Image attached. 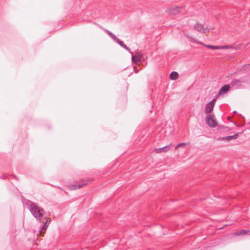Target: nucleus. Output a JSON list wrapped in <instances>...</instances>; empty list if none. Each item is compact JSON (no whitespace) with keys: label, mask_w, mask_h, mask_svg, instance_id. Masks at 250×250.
<instances>
[{"label":"nucleus","mask_w":250,"mask_h":250,"mask_svg":"<svg viewBox=\"0 0 250 250\" xmlns=\"http://www.w3.org/2000/svg\"><path fill=\"white\" fill-rule=\"evenodd\" d=\"M170 79L172 80H175L178 77V74L176 71L171 72L169 75Z\"/></svg>","instance_id":"2eb2a0df"},{"label":"nucleus","mask_w":250,"mask_h":250,"mask_svg":"<svg viewBox=\"0 0 250 250\" xmlns=\"http://www.w3.org/2000/svg\"><path fill=\"white\" fill-rule=\"evenodd\" d=\"M181 7L178 6H172L168 8L166 12L170 14L175 15L181 11Z\"/></svg>","instance_id":"0eeeda50"},{"label":"nucleus","mask_w":250,"mask_h":250,"mask_svg":"<svg viewBox=\"0 0 250 250\" xmlns=\"http://www.w3.org/2000/svg\"><path fill=\"white\" fill-rule=\"evenodd\" d=\"M239 133H235V134L231 136H226L224 137H219L217 138L218 141H229L230 140L236 139L238 138Z\"/></svg>","instance_id":"6e6552de"},{"label":"nucleus","mask_w":250,"mask_h":250,"mask_svg":"<svg viewBox=\"0 0 250 250\" xmlns=\"http://www.w3.org/2000/svg\"><path fill=\"white\" fill-rule=\"evenodd\" d=\"M219 128H220V129L225 131H228L230 129V128L229 127H228L227 126H225L223 125L220 126Z\"/></svg>","instance_id":"f3484780"},{"label":"nucleus","mask_w":250,"mask_h":250,"mask_svg":"<svg viewBox=\"0 0 250 250\" xmlns=\"http://www.w3.org/2000/svg\"><path fill=\"white\" fill-rule=\"evenodd\" d=\"M186 37L188 39V40L191 42H194L196 41L195 39L188 35H186Z\"/></svg>","instance_id":"aec40b11"},{"label":"nucleus","mask_w":250,"mask_h":250,"mask_svg":"<svg viewBox=\"0 0 250 250\" xmlns=\"http://www.w3.org/2000/svg\"><path fill=\"white\" fill-rule=\"evenodd\" d=\"M229 84H226L222 86L221 89L219 90V92L216 96V98L220 95H224L226 94L229 90L230 88Z\"/></svg>","instance_id":"423d86ee"},{"label":"nucleus","mask_w":250,"mask_h":250,"mask_svg":"<svg viewBox=\"0 0 250 250\" xmlns=\"http://www.w3.org/2000/svg\"><path fill=\"white\" fill-rule=\"evenodd\" d=\"M51 221L50 218H48L45 222L44 223V225L40 228V231L41 233H43L46 229L47 227H48L49 223Z\"/></svg>","instance_id":"ddd939ff"},{"label":"nucleus","mask_w":250,"mask_h":250,"mask_svg":"<svg viewBox=\"0 0 250 250\" xmlns=\"http://www.w3.org/2000/svg\"><path fill=\"white\" fill-rule=\"evenodd\" d=\"M105 31L114 41L116 42L117 40H118V38L113 33L106 29Z\"/></svg>","instance_id":"dca6fc26"},{"label":"nucleus","mask_w":250,"mask_h":250,"mask_svg":"<svg viewBox=\"0 0 250 250\" xmlns=\"http://www.w3.org/2000/svg\"><path fill=\"white\" fill-rule=\"evenodd\" d=\"M121 46L123 47L126 50L128 51L129 53L131 54H133V52L131 51L129 48H128L122 41H120L119 39L118 40L116 41Z\"/></svg>","instance_id":"f8f14e48"},{"label":"nucleus","mask_w":250,"mask_h":250,"mask_svg":"<svg viewBox=\"0 0 250 250\" xmlns=\"http://www.w3.org/2000/svg\"><path fill=\"white\" fill-rule=\"evenodd\" d=\"M197 42L199 44H201L202 45H204L206 47H207L208 48L211 49H219V48H220L218 47V46H214V45H206V44H204L203 43H202L201 42Z\"/></svg>","instance_id":"4468645a"},{"label":"nucleus","mask_w":250,"mask_h":250,"mask_svg":"<svg viewBox=\"0 0 250 250\" xmlns=\"http://www.w3.org/2000/svg\"><path fill=\"white\" fill-rule=\"evenodd\" d=\"M187 145V143H179L175 147V149H177L178 147H180V146H186Z\"/></svg>","instance_id":"6ab92c4d"},{"label":"nucleus","mask_w":250,"mask_h":250,"mask_svg":"<svg viewBox=\"0 0 250 250\" xmlns=\"http://www.w3.org/2000/svg\"><path fill=\"white\" fill-rule=\"evenodd\" d=\"M243 82H244L240 80L234 79L231 81L229 85L232 88L237 89L241 87Z\"/></svg>","instance_id":"39448f33"},{"label":"nucleus","mask_w":250,"mask_h":250,"mask_svg":"<svg viewBox=\"0 0 250 250\" xmlns=\"http://www.w3.org/2000/svg\"><path fill=\"white\" fill-rule=\"evenodd\" d=\"M171 144H170L169 145L163 146L161 148H156L154 149V151L157 153H160L163 152H167L170 149V146H171Z\"/></svg>","instance_id":"9d476101"},{"label":"nucleus","mask_w":250,"mask_h":250,"mask_svg":"<svg viewBox=\"0 0 250 250\" xmlns=\"http://www.w3.org/2000/svg\"><path fill=\"white\" fill-rule=\"evenodd\" d=\"M194 28L197 31L201 33H205L207 32H208L210 29V28H208V27L205 28L204 25L199 22H197L194 25Z\"/></svg>","instance_id":"7ed1b4c3"},{"label":"nucleus","mask_w":250,"mask_h":250,"mask_svg":"<svg viewBox=\"0 0 250 250\" xmlns=\"http://www.w3.org/2000/svg\"><path fill=\"white\" fill-rule=\"evenodd\" d=\"M219 47H220L219 48V49H228L229 48V46H218Z\"/></svg>","instance_id":"412c9836"},{"label":"nucleus","mask_w":250,"mask_h":250,"mask_svg":"<svg viewBox=\"0 0 250 250\" xmlns=\"http://www.w3.org/2000/svg\"><path fill=\"white\" fill-rule=\"evenodd\" d=\"M15 178L16 179V180H18V178L17 177L15 176Z\"/></svg>","instance_id":"5701e85b"},{"label":"nucleus","mask_w":250,"mask_h":250,"mask_svg":"<svg viewBox=\"0 0 250 250\" xmlns=\"http://www.w3.org/2000/svg\"><path fill=\"white\" fill-rule=\"evenodd\" d=\"M206 124L211 128L216 127L217 125V121L214 114H208L205 119Z\"/></svg>","instance_id":"f03ea898"},{"label":"nucleus","mask_w":250,"mask_h":250,"mask_svg":"<svg viewBox=\"0 0 250 250\" xmlns=\"http://www.w3.org/2000/svg\"><path fill=\"white\" fill-rule=\"evenodd\" d=\"M87 183H79V184H72L68 186V188L70 190H76L78 189H79L80 188H82V187L84 186L86 184H87Z\"/></svg>","instance_id":"1a4fd4ad"},{"label":"nucleus","mask_w":250,"mask_h":250,"mask_svg":"<svg viewBox=\"0 0 250 250\" xmlns=\"http://www.w3.org/2000/svg\"><path fill=\"white\" fill-rule=\"evenodd\" d=\"M249 232V230L247 229H243L240 231L239 235H245Z\"/></svg>","instance_id":"a211bd4d"},{"label":"nucleus","mask_w":250,"mask_h":250,"mask_svg":"<svg viewBox=\"0 0 250 250\" xmlns=\"http://www.w3.org/2000/svg\"><path fill=\"white\" fill-rule=\"evenodd\" d=\"M132 55V61H134L136 59L137 62H141V58L143 57V54L141 51H137L135 56Z\"/></svg>","instance_id":"9b49d317"},{"label":"nucleus","mask_w":250,"mask_h":250,"mask_svg":"<svg viewBox=\"0 0 250 250\" xmlns=\"http://www.w3.org/2000/svg\"><path fill=\"white\" fill-rule=\"evenodd\" d=\"M216 98H214L206 104L205 108L206 114H208L213 110Z\"/></svg>","instance_id":"20e7f679"},{"label":"nucleus","mask_w":250,"mask_h":250,"mask_svg":"<svg viewBox=\"0 0 250 250\" xmlns=\"http://www.w3.org/2000/svg\"><path fill=\"white\" fill-rule=\"evenodd\" d=\"M133 62H137L136 61V59H135V60L134 61H132Z\"/></svg>","instance_id":"4be33fe9"},{"label":"nucleus","mask_w":250,"mask_h":250,"mask_svg":"<svg viewBox=\"0 0 250 250\" xmlns=\"http://www.w3.org/2000/svg\"><path fill=\"white\" fill-rule=\"evenodd\" d=\"M25 204L32 215L39 223H41L42 218L44 213V209L29 200L25 201Z\"/></svg>","instance_id":"f257e3e1"}]
</instances>
